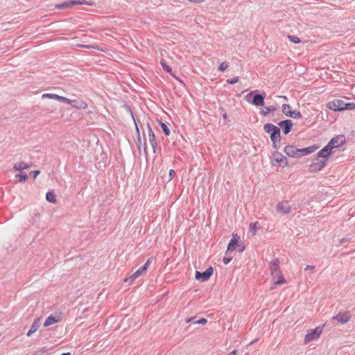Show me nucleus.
Returning a JSON list of instances; mask_svg holds the SVG:
<instances>
[{
    "instance_id": "47",
    "label": "nucleus",
    "mask_w": 355,
    "mask_h": 355,
    "mask_svg": "<svg viewBox=\"0 0 355 355\" xmlns=\"http://www.w3.org/2000/svg\"><path fill=\"white\" fill-rule=\"evenodd\" d=\"M272 144H273V147L275 149H278L279 148V142L272 141Z\"/></svg>"
},
{
    "instance_id": "7",
    "label": "nucleus",
    "mask_w": 355,
    "mask_h": 355,
    "mask_svg": "<svg viewBox=\"0 0 355 355\" xmlns=\"http://www.w3.org/2000/svg\"><path fill=\"white\" fill-rule=\"evenodd\" d=\"M212 274L213 268L212 267H209L203 272L196 271L195 277L197 280L205 282L209 279Z\"/></svg>"
},
{
    "instance_id": "50",
    "label": "nucleus",
    "mask_w": 355,
    "mask_h": 355,
    "mask_svg": "<svg viewBox=\"0 0 355 355\" xmlns=\"http://www.w3.org/2000/svg\"><path fill=\"white\" fill-rule=\"evenodd\" d=\"M228 355H236V350L232 351Z\"/></svg>"
},
{
    "instance_id": "22",
    "label": "nucleus",
    "mask_w": 355,
    "mask_h": 355,
    "mask_svg": "<svg viewBox=\"0 0 355 355\" xmlns=\"http://www.w3.org/2000/svg\"><path fill=\"white\" fill-rule=\"evenodd\" d=\"M31 167V164L24 162H17L14 164V169L16 171H22Z\"/></svg>"
},
{
    "instance_id": "37",
    "label": "nucleus",
    "mask_w": 355,
    "mask_h": 355,
    "mask_svg": "<svg viewBox=\"0 0 355 355\" xmlns=\"http://www.w3.org/2000/svg\"><path fill=\"white\" fill-rule=\"evenodd\" d=\"M34 355H49V352L46 348H42L35 352Z\"/></svg>"
},
{
    "instance_id": "52",
    "label": "nucleus",
    "mask_w": 355,
    "mask_h": 355,
    "mask_svg": "<svg viewBox=\"0 0 355 355\" xmlns=\"http://www.w3.org/2000/svg\"><path fill=\"white\" fill-rule=\"evenodd\" d=\"M239 250V252H243L244 250V248L243 247H240Z\"/></svg>"
},
{
    "instance_id": "17",
    "label": "nucleus",
    "mask_w": 355,
    "mask_h": 355,
    "mask_svg": "<svg viewBox=\"0 0 355 355\" xmlns=\"http://www.w3.org/2000/svg\"><path fill=\"white\" fill-rule=\"evenodd\" d=\"M60 318L58 315H49L45 320L44 323V327H49L53 325L60 321Z\"/></svg>"
},
{
    "instance_id": "48",
    "label": "nucleus",
    "mask_w": 355,
    "mask_h": 355,
    "mask_svg": "<svg viewBox=\"0 0 355 355\" xmlns=\"http://www.w3.org/2000/svg\"><path fill=\"white\" fill-rule=\"evenodd\" d=\"M314 268H315V267H314L313 266H311V265H307V266L305 267L304 270H313V269H314Z\"/></svg>"
},
{
    "instance_id": "45",
    "label": "nucleus",
    "mask_w": 355,
    "mask_h": 355,
    "mask_svg": "<svg viewBox=\"0 0 355 355\" xmlns=\"http://www.w3.org/2000/svg\"><path fill=\"white\" fill-rule=\"evenodd\" d=\"M174 174H175V171H174V170L171 169V170L169 171V178H168V181H171V180L173 179Z\"/></svg>"
},
{
    "instance_id": "20",
    "label": "nucleus",
    "mask_w": 355,
    "mask_h": 355,
    "mask_svg": "<svg viewBox=\"0 0 355 355\" xmlns=\"http://www.w3.org/2000/svg\"><path fill=\"white\" fill-rule=\"evenodd\" d=\"M250 103L255 106H262L264 104V96L255 94Z\"/></svg>"
},
{
    "instance_id": "1",
    "label": "nucleus",
    "mask_w": 355,
    "mask_h": 355,
    "mask_svg": "<svg viewBox=\"0 0 355 355\" xmlns=\"http://www.w3.org/2000/svg\"><path fill=\"white\" fill-rule=\"evenodd\" d=\"M345 141V137L344 135H337L332 138L329 142L325 146L322 150H320L318 154V158H325L329 159V155L332 153L334 148H337L341 146Z\"/></svg>"
},
{
    "instance_id": "29",
    "label": "nucleus",
    "mask_w": 355,
    "mask_h": 355,
    "mask_svg": "<svg viewBox=\"0 0 355 355\" xmlns=\"http://www.w3.org/2000/svg\"><path fill=\"white\" fill-rule=\"evenodd\" d=\"M275 109L273 107H266L264 109L261 110L260 111L261 114L263 116H266L268 114V113L271 111L275 110Z\"/></svg>"
},
{
    "instance_id": "34",
    "label": "nucleus",
    "mask_w": 355,
    "mask_h": 355,
    "mask_svg": "<svg viewBox=\"0 0 355 355\" xmlns=\"http://www.w3.org/2000/svg\"><path fill=\"white\" fill-rule=\"evenodd\" d=\"M288 38L291 42H292L294 44H298L300 42V39L297 36L288 35Z\"/></svg>"
},
{
    "instance_id": "2",
    "label": "nucleus",
    "mask_w": 355,
    "mask_h": 355,
    "mask_svg": "<svg viewBox=\"0 0 355 355\" xmlns=\"http://www.w3.org/2000/svg\"><path fill=\"white\" fill-rule=\"evenodd\" d=\"M75 5H88V6H93L94 2L87 1L85 0H67L62 3H59L55 5V8L61 10V9H66L70 6H75Z\"/></svg>"
},
{
    "instance_id": "15",
    "label": "nucleus",
    "mask_w": 355,
    "mask_h": 355,
    "mask_svg": "<svg viewBox=\"0 0 355 355\" xmlns=\"http://www.w3.org/2000/svg\"><path fill=\"white\" fill-rule=\"evenodd\" d=\"M284 153L290 157L298 158V148L293 146H286L284 148Z\"/></svg>"
},
{
    "instance_id": "21",
    "label": "nucleus",
    "mask_w": 355,
    "mask_h": 355,
    "mask_svg": "<svg viewBox=\"0 0 355 355\" xmlns=\"http://www.w3.org/2000/svg\"><path fill=\"white\" fill-rule=\"evenodd\" d=\"M279 260L278 258L273 259L269 263V268L270 270V272L272 273L273 272H275L276 270H279Z\"/></svg>"
},
{
    "instance_id": "24",
    "label": "nucleus",
    "mask_w": 355,
    "mask_h": 355,
    "mask_svg": "<svg viewBox=\"0 0 355 355\" xmlns=\"http://www.w3.org/2000/svg\"><path fill=\"white\" fill-rule=\"evenodd\" d=\"M282 112L287 116H290L293 110H291V107L288 104L282 105Z\"/></svg>"
},
{
    "instance_id": "30",
    "label": "nucleus",
    "mask_w": 355,
    "mask_h": 355,
    "mask_svg": "<svg viewBox=\"0 0 355 355\" xmlns=\"http://www.w3.org/2000/svg\"><path fill=\"white\" fill-rule=\"evenodd\" d=\"M160 126L166 136L170 135L171 131L168 126L163 122H160Z\"/></svg>"
},
{
    "instance_id": "32",
    "label": "nucleus",
    "mask_w": 355,
    "mask_h": 355,
    "mask_svg": "<svg viewBox=\"0 0 355 355\" xmlns=\"http://www.w3.org/2000/svg\"><path fill=\"white\" fill-rule=\"evenodd\" d=\"M355 110V103H345L344 106V110Z\"/></svg>"
},
{
    "instance_id": "43",
    "label": "nucleus",
    "mask_w": 355,
    "mask_h": 355,
    "mask_svg": "<svg viewBox=\"0 0 355 355\" xmlns=\"http://www.w3.org/2000/svg\"><path fill=\"white\" fill-rule=\"evenodd\" d=\"M207 322V319L205 318H201L197 321H196L194 323L198 324H205Z\"/></svg>"
},
{
    "instance_id": "56",
    "label": "nucleus",
    "mask_w": 355,
    "mask_h": 355,
    "mask_svg": "<svg viewBox=\"0 0 355 355\" xmlns=\"http://www.w3.org/2000/svg\"><path fill=\"white\" fill-rule=\"evenodd\" d=\"M61 355H70V353H63Z\"/></svg>"
},
{
    "instance_id": "12",
    "label": "nucleus",
    "mask_w": 355,
    "mask_h": 355,
    "mask_svg": "<svg viewBox=\"0 0 355 355\" xmlns=\"http://www.w3.org/2000/svg\"><path fill=\"white\" fill-rule=\"evenodd\" d=\"M239 239H240L239 236L236 234L232 235V238L230 240V243L228 244V246H227V252H226V254L229 252L233 251L237 247L239 246Z\"/></svg>"
},
{
    "instance_id": "40",
    "label": "nucleus",
    "mask_w": 355,
    "mask_h": 355,
    "mask_svg": "<svg viewBox=\"0 0 355 355\" xmlns=\"http://www.w3.org/2000/svg\"><path fill=\"white\" fill-rule=\"evenodd\" d=\"M232 259V257H227V255L223 257V261L224 264L227 265L228 264Z\"/></svg>"
},
{
    "instance_id": "25",
    "label": "nucleus",
    "mask_w": 355,
    "mask_h": 355,
    "mask_svg": "<svg viewBox=\"0 0 355 355\" xmlns=\"http://www.w3.org/2000/svg\"><path fill=\"white\" fill-rule=\"evenodd\" d=\"M46 199L49 202H52V203L56 202L55 195L52 191H49V192L46 193Z\"/></svg>"
},
{
    "instance_id": "13",
    "label": "nucleus",
    "mask_w": 355,
    "mask_h": 355,
    "mask_svg": "<svg viewBox=\"0 0 355 355\" xmlns=\"http://www.w3.org/2000/svg\"><path fill=\"white\" fill-rule=\"evenodd\" d=\"M318 148L319 146L313 145L304 148H298V157L311 154L318 149Z\"/></svg>"
},
{
    "instance_id": "46",
    "label": "nucleus",
    "mask_w": 355,
    "mask_h": 355,
    "mask_svg": "<svg viewBox=\"0 0 355 355\" xmlns=\"http://www.w3.org/2000/svg\"><path fill=\"white\" fill-rule=\"evenodd\" d=\"M79 46L84 47V48H87V49H98L96 46H94L79 45Z\"/></svg>"
},
{
    "instance_id": "41",
    "label": "nucleus",
    "mask_w": 355,
    "mask_h": 355,
    "mask_svg": "<svg viewBox=\"0 0 355 355\" xmlns=\"http://www.w3.org/2000/svg\"><path fill=\"white\" fill-rule=\"evenodd\" d=\"M150 262H151V260L150 259H148L147 260V261L146 262V263L141 267V268L144 270V271H146V270L148 269V268L149 267L150 264Z\"/></svg>"
},
{
    "instance_id": "42",
    "label": "nucleus",
    "mask_w": 355,
    "mask_h": 355,
    "mask_svg": "<svg viewBox=\"0 0 355 355\" xmlns=\"http://www.w3.org/2000/svg\"><path fill=\"white\" fill-rule=\"evenodd\" d=\"M150 262H151V260L150 259H148L147 260V261L146 262V263L141 267V268L144 270V271H146V270L148 269V268L149 267L150 264Z\"/></svg>"
},
{
    "instance_id": "11",
    "label": "nucleus",
    "mask_w": 355,
    "mask_h": 355,
    "mask_svg": "<svg viewBox=\"0 0 355 355\" xmlns=\"http://www.w3.org/2000/svg\"><path fill=\"white\" fill-rule=\"evenodd\" d=\"M70 105L77 110H85L87 108V104L82 99L77 98L71 101Z\"/></svg>"
},
{
    "instance_id": "3",
    "label": "nucleus",
    "mask_w": 355,
    "mask_h": 355,
    "mask_svg": "<svg viewBox=\"0 0 355 355\" xmlns=\"http://www.w3.org/2000/svg\"><path fill=\"white\" fill-rule=\"evenodd\" d=\"M322 327H317L315 329L309 330L304 336V343H309L319 338L322 332Z\"/></svg>"
},
{
    "instance_id": "49",
    "label": "nucleus",
    "mask_w": 355,
    "mask_h": 355,
    "mask_svg": "<svg viewBox=\"0 0 355 355\" xmlns=\"http://www.w3.org/2000/svg\"><path fill=\"white\" fill-rule=\"evenodd\" d=\"M251 94H252V92L245 96V99L248 102H250V96H251Z\"/></svg>"
},
{
    "instance_id": "9",
    "label": "nucleus",
    "mask_w": 355,
    "mask_h": 355,
    "mask_svg": "<svg viewBox=\"0 0 355 355\" xmlns=\"http://www.w3.org/2000/svg\"><path fill=\"white\" fill-rule=\"evenodd\" d=\"M276 210L279 214H288L291 211V207L287 201H282L277 204Z\"/></svg>"
},
{
    "instance_id": "39",
    "label": "nucleus",
    "mask_w": 355,
    "mask_h": 355,
    "mask_svg": "<svg viewBox=\"0 0 355 355\" xmlns=\"http://www.w3.org/2000/svg\"><path fill=\"white\" fill-rule=\"evenodd\" d=\"M239 79L238 76H236L232 79L227 80V83L230 85H234L235 83H237L239 82Z\"/></svg>"
},
{
    "instance_id": "4",
    "label": "nucleus",
    "mask_w": 355,
    "mask_h": 355,
    "mask_svg": "<svg viewBox=\"0 0 355 355\" xmlns=\"http://www.w3.org/2000/svg\"><path fill=\"white\" fill-rule=\"evenodd\" d=\"M345 105V102L340 100L335 99L332 101H330L327 103V107L333 111L339 112L344 110V106Z\"/></svg>"
},
{
    "instance_id": "53",
    "label": "nucleus",
    "mask_w": 355,
    "mask_h": 355,
    "mask_svg": "<svg viewBox=\"0 0 355 355\" xmlns=\"http://www.w3.org/2000/svg\"><path fill=\"white\" fill-rule=\"evenodd\" d=\"M227 114H226V113L223 114V118L224 119H227Z\"/></svg>"
},
{
    "instance_id": "8",
    "label": "nucleus",
    "mask_w": 355,
    "mask_h": 355,
    "mask_svg": "<svg viewBox=\"0 0 355 355\" xmlns=\"http://www.w3.org/2000/svg\"><path fill=\"white\" fill-rule=\"evenodd\" d=\"M327 159H328L322 158L321 160L313 162L310 165L311 172H318L321 171L326 166Z\"/></svg>"
},
{
    "instance_id": "23",
    "label": "nucleus",
    "mask_w": 355,
    "mask_h": 355,
    "mask_svg": "<svg viewBox=\"0 0 355 355\" xmlns=\"http://www.w3.org/2000/svg\"><path fill=\"white\" fill-rule=\"evenodd\" d=\"M263 129L266 132L270 133V135L272 132H275V131L279 130L277 127L271 123L265 124L263 126Z\"/></svg>"
},
{
    "instance_id": "36",
    "label": "nucleus",
    "mask_w": 355,
    "mask_h": 355,
    "mask_svg": "<svg viewBox=\"0 0 355 355\" xmlns=\"http://www.w3.org/2000/svg\"><path fill=\"white\" fill-rule=\"evenodd\" d=\"M58 101L70 105L71 99H69L64 96H59Z\"/></svg>"
},
{
    "instance_id": "44",
    "label": "nucleus",
    "mask_w": 355,
    "mask_h": 355,
    "mask_svg": "<svg viewBox=\"0 0 355 355\" xmlns=\"http://www.w3.org/2000/svg\"><path fill=\"white\" fill-rule=\"evenodd\" d=\"M40 171L36 170V171H31V174L33 175V179H35L37 178V176L40 174Z\"/></svg>"
},
{
    "instance_id": "33",
    "label": "nucleus",
    "mask_w": 355,
    "mask_h": 355,
    "mask_svg": "<svg viewBox=\"0 0 355 355\" xmlns=\"http://www.w3.org/2000/svg\"><path fill=\"white\" fill-rule=\"evenodd\" d=\"M289 117L295 119H300L302 117V114L300 112L295 110L291 112V114Z\"/></svg>"
},
{
    "instance_id": "27",
    "label": "nucleus",
    "mask_w": 355,
    "mask_h": 355,
    "mask_svg": "<svg viewBox=\"0 0 355 355\" xmlns=\"http://www.w3.org/2000/svg\"><path fill=\"white\" fill-rule=\"evenodd\" d=\"M257 229H258V222L252 223L250 224L249 230L253 236H254L257 234Z\"/></svg>"
},
{
    "instance_id": "6",
    "label": "nucleus",
    "mask_w": 355,
    "mask_h": 355,
    "mask_svg": "<svg viewBox=\"0 0 355 355\" xmlns=\"http://www.w3.org/2000/svg\"><path fill=\"white\" fill-rule=\"evenodd\" d=\"M284 163V166L287 165L286 157L279 152L275 151L271 156V164L274 166H277L279 164Z\"/></svg>"
},
{
    "instance_id": "55",
    "label": "nucleus",
    "mask_w": 355,
    "mask_h": 355,
    "mask_svg": "<svg viewBox=\"0 0 355 355\" xmlns=\"http://www.w3.org/2000/svg\"><path fill=\"white\" fill-rule=\"evenodd\" d=\"M282 98H284V100H288L287 97L286 96H281Z\"/></svg>"
},
{
    "instance_id": "19",
    "label": "nucleus",
    "mask_w": 355,
    "mask_h": 355,
    "mask_svg": "<svg viewBox=\"0 0 355 355\" xmlns=\"http://www.w3.org/2000/svg\"><path fill=\"white\" fill-rule=\"evenodd\" d=\"M41 322L40 318H37L34 320L33 324L31 325L29 331L27 333V336H31L35 332L37 331L39 327H40Z\"/></svg>"
},
{
    "instance_id": "16",
    "label": "nucleus",
    "mask_w": 355,
    "mask_h": 355,
    "mask_svg": "<svg viewBox=\"0 0 355 355\" xmlns=\"http://www.w3.org/2000/svg\"><path fill=\"white\" fill-rule=\"evenodd\" d=\"M279 125L282 128L285 135H287L293 126V123L290 120L282 121L279 123Z\"/></svg>"
},
{
    "instance_id": "51",
    "label": "nucleus",
    "mask_w": 355,
    "mask_h": 355,
    "mask_svg": "<svg viewBox=\"0 0 355 355\" xmlns=\"http://www.w3.org/2000/svg\"><path fill=\"white\" fill-rule=\"evenodd\" d=\"M134 121H135V123H136L135 119H134ZM135 125H136V130H137V132H138V134H139V128H138V126H137V123H135Z\"/></svg>"
},
{
    "instance_id": "54",
    "label": "nucleus",
    "mask_w": 355,
    "mask_h": 355,
    "mask_svg": "<svg viewBox=\"0 0 355 355\" xmlns=\"http://www.w3.org/2000/svg\"><path fill=\"white\" fill-rule=\"evenodd\" d=\"M204 0H193V1L195 2H202Z\"/></svg>"
},
{
    "instance_id": "26",
    "label": "nucleus",
    "mask_w": 355,
    "mask_h": 355,
    "mask_svg": "<svg viewBox=\"0 0 355 355\" xmlns=\"http://www.w3.org/2000/svg\"><path fill=\"white\" fill-rule=\"evenodd\" d=\"M270 139L272 141L279 142L280 141V130H278L272 132L270 135Z\"/></svg>"
},
{
    "instance_id": "31",
    "label": "nucleus",
    "mask_w": 355,
    "mask_h": 355,
    "mask_svg": "<svg viewBox=\"0 0 355 355\" xmlns=\"http://www.w3.org/2000/svg\"><path fill=\"white\" fill-rule=\"evenodd\" d=\"M16 178H19L20 182H24L28 179L27 175L24 173L16 175Z\"/></svg>"
},
{
    "instance_id": "14",
    "label": "nucleus",
    "mask_w": 355,
    "mask_h": 355,
    "mask_svg": "<svg viewBox=\"0 0 355 355\" xmlns=\"http://www.w3.org/2000/svg\"><path fill=\"white\" fill-rule=\"evenodd\" d=\"M332 319L336 320L342 324H345L350 320V314L349 312L339 313L336 315L334 316Z\"/></svg>"
},
{
    "instance_id": "28",
    "label": "nucleus",
    "mask_w": 355,
    "mask_h": 355,
    "mask_svg": "<svg viewBox=\"0 0 355 355\" xmlns=\"http://www.w3.org/2000/svg\"><path fill=\"white\" fill-rule=\"evenodd\" d=\"M59 95L56 94H49V93H45L42 95V98H49V99H54V100H58Z\"/></svg>"
},
{
    "instance_id": "35",
    "label": "nucleus",
    "mask_w": 355,
    "mask_h": 355,
    "mask_svg": "<svg viewBox=\"0 0 355 355\" xmlns=\"http://www.w3.org/2000/svg\"><path fill=\"white\" fill-rule=\"evenodd\" d=\"M161 64H162V66L163 69H164L166 71H167V72H168V73H172V69L171 68V67H170V66L167 65V64L165 63V62H164V61L162 60V61H161Z\"/></svg>"
},
{
    "instance_id": "5",
    "label": "nucleus",
    "mask_w": 355,
    "mask_h": 355,
    "mask_svg": "<svg viewBox=\"0 0 355 355\" xmlns=\"http://www.w3.org/2000/svg\"><path fill=\"white\" fill-rule=\"evenodd\" d=\"M272 280L275 286L287 284L286 279L284 278L281 270H276L271 273Z\"/></svg>"
},
{
    "instance_id": "38",
    "label": "nucleus",
    "mask_w": 355,
    "mask_h": 355,
    "mask_svg": "<svg viewBox=\"0 0 355 355\" xmlns=\"http://www.w3.org/2000/svg\"><path fill=\"white\" fill-rule=\"evenodd\" d=\"M229 67V64L227 62H223L218 67V70L220 71H225Z\"/></svg>"
},
{
    "instance_id": "10",
    "label": "nucleus",
    "mask_w": 355,
    "mask_h": 355,
    "mask_svg": "<svg viewBox=\"0 0 355 355\" xmlns=\"http://www.w3.org/2000/svg\"><path fill=\"white\" fill-rule=\"evenodd\" d=\"M147 127H148V140H149L150 145L152 146L153 152L155 153L156 148H157V143L156 141L155 135L153 130H152L149 123L147 124Z\"/></svg>"
},
{
    "instance_id": "18",
    "label": "nucleus",
    "mask_w": 355,
    "mask_h": 355,
    "mask_svg": "<svg viewBox=\"0 0 355 355\" xmlns=\"http://www.w3.org/2000/svg\"><path fill=\"white\" fill-rule=\"evenodd\" d=\"M146 271H144L141 267L139 268L134 274H132L130 277L126 278L125 282H128L130 284H132L137 278L144 275Z\"/></svg>"
}]
</instances>
